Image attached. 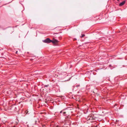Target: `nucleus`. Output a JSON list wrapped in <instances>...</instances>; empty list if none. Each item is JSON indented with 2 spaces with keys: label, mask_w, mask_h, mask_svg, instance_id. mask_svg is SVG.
Here are the masks:
<instances>
[{
  "label": "nucleus",
  "mask_w": 127,
  "mask_h": 127,
  "mask_svg": "<svg viewBox=\"0 0 127 127\" xmlns=\"http://www.w3.org/2000/svg\"><path fill=\"white\" fill-rule=\"evenodd\" d=\"M59 42L57 40L55 39L54 38H53V40H51V42L55 45H58Z\"/></svg>",
  "instance_id": "1"
},
{
  "label": "nucleus",
  "mask_w": 127,
  "mask_h": 127,
  "mask_svg": "<svg viewBox=\"0 0 127 127\" xmlns=\"http://www.w3.org/2000/svg\"><path fill=\"white\" fill-rule=\"evenodd\" d=\"M42 41L44 42L47 43H49L51 42V40L49 38H47L43 40Z\"/></svg>",
  "instance_id": "2"
},
{
  "label": "nucleus",
  "mask_w": 127,
  "mask_h": 127,
  "mask_svg": "<svg viewBox=\"0 0 127 127\" xmlns=\"http://www.w3.org/2000/svg\"><path fill=\"white\" fill-rule=\"evenodd\" d=\"M68 109H67V110H66V111H64V110H63L62 111H61L60 112V113H63V115H64V114H65L66 113H69V111L68 110H67Z\"/></svg>",
  "instance_id": "3"
},
{
  "label": "nucleus",
  "mask_w": 127,
  "mask_h": 127,
  "mask_svg": "<svg viewBox=\"0 0 127 127\" xmlns=\"http://www.w3.org/2000/svg\"><path fill=\"white\" fill-rule=\"evenodd\" d=\"M125 1H123L121 3H120L119 4V6H122L125 3Z\"/></svg>",
  "instance_id": "4"
},
{
  "label": "nucleus",
  "mask_w": 127,
  "mask_h": 127,
  "mask_svg": "<svg viewBox=\"0 0 127 127\" xmlns=\"http://www.w3.org/2000/svg\"><path fill=\"white\" fill-rule=\"evenodd\" d=\"M70 118V116H67V118H65V119H66L67 120H68V119H69Z\"/></svg>",
  "instance_id": "5"
},
{
  "label": "nucleus",
  "mask_w": 127,
  "mask_h": 127,
  "mask_svg": "<svg viewBox=\"0 0 127 127\" xmlns=\"http://www.w3.org/2000/svg\"><path fill=\"white\" fill-rule=\"evenodd\" d=\"M89 117H88V119L90 120H92L93 119V118L92 117H90V118H89Z\"/></svg>",
  "instance_id": "6"
},
{
  "label": "nucleus",
  "mask_w": 127,
  "mask_h": 127,
  "mask_svg": "<svg viewBox=\"0 0 127 127\" xmlns=\"http://www.w3.org/2000/svg\"><path fill=\"white\" fill-rule=\"evenodd\" d=\"M25 112L26 113V114H27L28 113V111L27 110H26V111Z\"/></svg>",
  "instance_id": "7"
},
{
  "label": "nucleus",
  "mask_w": 127,
  "mask_h": 127,
  "mask_svg": "<svg viewBox=\"0 0 127 127\" xmlns=\"http://www.w3.org/2000/svg\"><path fill=\"white\" fill-rule=\"evenodd\" d=\"M85 36V35L84 34H83L81 36V37L82 38L83 37H84Z\"/></svg>",
  "instance_id": "8"
},
{
  "label": "nucleus",
  "mask_w": 127,
  "mask_h": 127,
  "mask_svg": "<svg viewBox=\"0 0 127 127\" xmlns=\"http://www.w3.org/2000/svg\"><path fill=\"white\" fill-rule=\"evenodd\" d=\"M45 125H42L43 127H44L45 126Z\"/></svg>",
  "instance_id": "9"
},
{
  "label": "nucleus",
  "mask_w": 127,
  "mask_h": 127,
  "mask_svg": "<svg viewBox=\"0 0 127 127\" xmlns=\"http://www.w3.org/2000/svg\"><path fill=\"white\" fill-rule=\"evenodd\" d=\"M17 52H18V51H16V54H17Z\"/></svg>",
  "instance_id": "10"
},
{
  "label": "nucleus",
  "mask_w": 127,
  "mask_h": 127,
  "mask_svg": "<svg viewBox=\"0 0 127 127\" xmlns=\"http://www.w3.org/2000/svg\"><path fill=\"white\" fill-rule=\"evenodd\" d=\"M55 127H58V126H55Z\"/></svg>",
  "instance_id": "11"
},
{
  "label": "nucleus",
  "mask_w": 127,
  "mask_h": 127,
  "mask_svg": "<svg viewBox=\"0 0 127 127\" xmlns=\"http://www.w3.org/2000/svg\"><path fill=\"white\" fill-rule=\"evenodd\" d=\"M53 127H55V126Z\"/></svg>",
  "instance_id": "12"
},
{
  "label": "nucleus",
  "mask_w": 127,
  "mask_h": 127,
  "mask_svg": "<svg viewBox=\"0 0 127 127\" xmlns=\"http://www.w3.org/2000/svg\"><path fill=\"white\" fill-rule=\"evenodd\" d=\"M118 1L119 0H117Z\"/></svg>",
  "instance_id": "13"
}]
</instances>
